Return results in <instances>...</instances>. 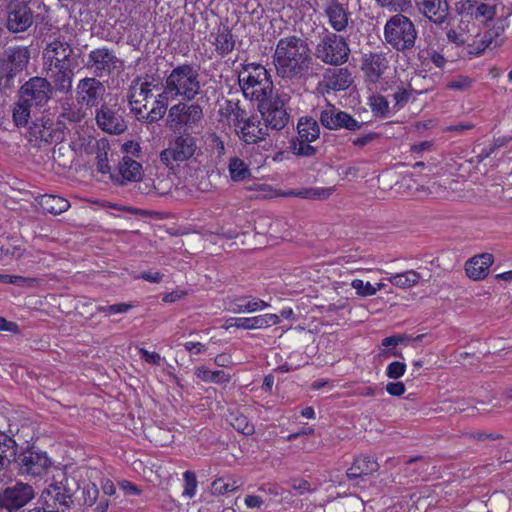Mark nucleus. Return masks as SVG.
Returning <instances> with one entry per match:
<instances>
[{
  "label": "nucleus",
  "mask_w": 512,
  "mask_h": 512,
  "mask_svg": "<svg viewBox=\"0 0 512 512\" xmlns=\"http://www.w3.org/2000/svg\"><path fill=\"white\" fill-rule=\"evenodd\" d=\"M277 75L289 84L306 78L312 64L308 43L301 37L292 35L281 38L273 56Z\"/></svg>",
  "instance_id": "1"
},
{
  "label": "nucleus",
  "mask_w": 512,
  "mask_h": 512,
  "mask_svg": "<svg viewBox=\"0 0 512 512\" xmlns=\"http://www.w3.org/2000/svg\"><path fill=\"white\" fill-rule=\"evenodd\" d=\"M199 76L198 70L190 64H181L173 68L163 83L158 114L167 112L170 101H193L201 92Z\"/></svg>",
  "instance_id": "2"
},
{
  "label": "nucleus",
  "mask_w": 512,
  "mask_h": 512,
  "mask_svg": "<svg viewBox=\"0 0 512 512\" xmlns=\"http://www.w3.org/2000/svg\"><path fill=\"white\" fill-rule=\"evenodd\" d=\"M154 82L155 79L151 76L137 77L132 81L128 91L131 112L137 120L148 124L159 121L166 114V112H161L159 115L157 112L161 100L160 93L154 99L152 108L147 111L149 99L153 96V88L157 86Z\"/></svg>",
  "instance_id": "3"
},
{
  "label": "nucleus",
  "mask_w": 512,
  "mask_h": 512,
  "mask_svg": "<svg viewBox=\"0 0 512 512\" xmlns=\"http://www.w3.org/2000/svg\"><path fill=\"white\" fill-rule=\"evenodd\" d=\"M417 29L413 21L403 13L391 16L384 26V39L399 52L410 50L415 46Z\"/></svg>",
  "instance_id": "4"
},
{
  "label": "nucleus",
  "mask_w": 512,
  "mask_h": 512,
  "mask_svg": "<svg viewBox=\"0 0 512 512\" xmlns=\"http://www.w3.org/2000/svg\"><path fill=\"white\" fill-rule=\"evenodd\" d=\"M350 48L346 40L335 33H328L321 38L315 48V56L323 63L339 66L347 62Z\"/></svg>",
  "instance_id": "5"
},
{
  "label": "nucleus",
  "mask_w": 512,
  "mask_h": 512,
  "mask_svg": "<svg viewBox=\"0 0 512 512\" xmlns=\"http://www.w3.org/2000/svg\"><path fill=\"white\" fill-rule=\"evenodd\" d=\"M197 138L190 133H181L169 142L160 153V159L166 166L181 163L191 159L198 151Z\"/></svg>",
  "instance_id": "6"
},
{
  "label": "nucleus",
  "mask_w": 512,
  "mask_h": 512,
  "mask_svg": "<svg viewBox=\"0 0 512 512\" xmlns=\"http://www.w3.org/2000/svg\"><path fill=\"white\" fill-rule=\"evenodd\" d=\"M203 109L197 103L178 102L168 109L167 125L172 129H193L203 119Z\"/></svg>",
  "instance_id": "7"
},
{
  "label": "nucleus",
  "mask_w": 512,
  "mask_h": 512,
  "mask_svg": "<svg viewBox=\"0 0 512 512\" xmlns=\"http://www.w3.org/2000/svg\"><path fill=\"white\" fill-rule=\"evenodd\" d=\"M290 100L287 93H277L274 98L258 105L265 127L273 130L283 129L289 122L290 115L286 104Z\"/></svg>",
  "instance_id": "8"
},
{
  "label": "nucleus",
  "mask_w": 512,
  "mask_h": 512,
  "mask_svg": "<svg viewBox=\"0 0 512 512\" xmlns=\"http://www.w3.org/2000/svg\"><path fill=\"white\" fill-rule=\"evenodd\" d=\"M86 67L93 71L94 77H109L123 68V61L114 50L107 47L96 48L88 54Z\"/></svg>",
  "instance_id": "9"
},
{
  "label": "nucleus",
  "mask_w": 512,
  "mask_h": 512,
  "mask_svg": "<svg viewBox=\"0 0 512 512\" xmlns=\"http://www.w3.org/2000/svg\"><path fill=\"white\" fill-rule=\"evenodd\" d=\"M316 116L321 125L329 130L346 129L349 131H358L364 125L363 122L356 120L349 113L340 110L330 103H327L325 106H318Z\"/></svg>",
  "instance_id": "10"
},
{
  "label": "nucleus",
  "mask_w": 512,
  "mask_h": 512,
  "mask_svg": "<svg viewBox=\"0 0 512 512\" xmlns=\"http://www.w3.org/2000/svg\"><path fill=\"white\" fill-rule=\"evenodd\" d=\"M106 92L104 84L96 77H85L78 81L75 99L81 107L92 109L98 107Z\"/></svg>",
  "instance_id": "11"
},
{
  "label": "nucleus",
  "mask_w": 512,
  "mask_h": 512,
  "mask_svg": "<svg viewBox=\"0 0 512 512\" xmlns=\"http://www.w3.org/2000/svg\"><path fill=\"white\" fill-rule=\"evenodd\" d=\"M21 475L42 476L51 467L52 461L46 452L29 448L21 452L16 459Z\"/></svg>",
  "instance_id": "12"
},
{
  "label": "nucleus",
  "mask_w": 512,
  "mask_h": 512,
  "mask_svg": "<svg viewBox=\"0 0 512 512\" xmlns=\"http://www.w3.org/2000/svg\"><path fill=\"white\" fill-rule=\"evenodd\" d=\"M34 22V12L30 2L11 0L7 5L6 27L12 33L28 30Z\"/></svg>",
  "instance_id": "13"
},
{
  "label": "nucleus",
  "mask_w": 512,
  "mask_h": 512,
  "mask_svg": "<svg viewBox=\"0 0 512 512\" xmlns=\"http://www.w3.org/2000/svg\"><path fill=\"white\" fill-rule=\"evenodd\" d=\"M35 497L34 488L27 483L17 482L0 493V507L14 512L24 507Z\"/></svg>",
  "instance_id": "14"
},
{
  "label": "nucleus",
  "mask_w": 512,
  "mask_h": 512,
  "mask_svg": "<svg viewBox=\"0 0 512 512\" xmlns=\"http://www.w3.org/2000/svg\"><path fill=\"white\" fill-rule=\"evenodd\" d=\"M53 88L48 79L33 77L20 89V97L32 106H43L48 103Z\"/></svg>",
  "instance_id": "15"
},
{
  "label": "nucleus",
  "mask_w": 512,
  "mask_h": 512,
  "mask_svg": "<svg viewBox=\"0 0 512 512\" xmlns=\"http://www.w3.org/2000/svg\"><path fill=\"white\" fill-rule=\"evenodd\" d=\"M122 114L121 108L117 105L102 104L96 110V123L106 133L119 135L127 129Z\"/></svg>",
  "instance_id": "16"
},
{
  "label": "nucleus",
  "mask_w": 512,
  "mask_h": 512,
  "mask_svg": "<svg viewBox=\"0 0 512 512\" xmlns=\"http://www.w3.org/2000/svg\"><path fill=\"white\" fill-rule=\"evenodd\" d=\"M353 82L350 71L347 68L328 69L323 74V79L317 85V91L321 94L330 91L347 89Z\"/></svg>",
  "instance_id": "17"
},
{
  "label": "nucleus",
  "mask_w": 512,
  "mask_h": 512,
  "mask_svg": "<svg viewBox=\"0 0 512 512\" xmlns=\"http://www.w3.org/2000/svg\"><path fill=\"white\" fill-rule=\"evenodd\" d=\"M457 10L463 17L473 18L488 27L489 22H495L496 7L474 0H464L457 4Z\"/></svg>",
  "instance_id": "18"
},
{
  "label": "nucleus",
  "mask_w": 512,
  "mask_h": 512,
  "mask_svg": "<svg viewBox=\"0 0 512 512\" xmlns=\"http://www.w3.org/2000/svg\"><path fill=\"white\" fill-rule=\"evenodd\" d=\"M73 53L74 50L70 43L59 38L55 39L44 49L45 66L72 65Z\"/></svg>",
  "instance_id": "19"
},
{
  "label": "nucleus",
  "mask_w": 512,
  "mask_h": 512,
  "mask_svg": "<svg viewBox=\"0 0 512 512\" xmlns=\"http://www.w3.org/2000/svg\"><path fill=\"white\" fill-rule=\"evenodd\" d=\"M11 63L2 64L0 67V90H6L12 87L14 70H22L28 63L29 55L26 49L18 48L13 50L9 56Z\"/></svg>",
  "instance_id": "20"
},
{
  "label": "nucleus",
  "mask_w": 512,
  "mask_h": 512,
  "mask_svg": "<svg viewBox=\"0 0 512 512\" xmlns=\"http://www.w3.org/2000/svg\"><path fill=\"white\" fill-rule=\"evenodd\" d=\"M53 91L67 94L72 90L74 78L73 65L45 66Z\"/></svg>",
  "instance_id": "21"
},
{
  "label": "nucleus",
  "mask_w": 512,
  "mask_h": 512,
  "mask_svg": "<svg viewBox=\"0 0 512 512\" xmlns=\"http://www.w3.org/2000/svg\"><path fill=\"white\" fill-rule=\"evenodd\" d=\"M323 11L335 31L341 32L348 27L350 13L346 4L338 0H324Z\"/></svg>",
  "instance_id": "22"
},
{
  "label": "nucleus",
  "mask_w": 512,
  "mask_h": 512,
  "mask_svg": "<svg viewBox=\"0 0 512 512\" xmlns=\"http://www.w3.org/2000/svg\"><path fill=\"white\" fill-rule=\"evenodd\" d=\"M505 27L502 20L493 22V25L483 33H478L473 37L472 46L475 47L476 54L483 52L486 48L497 47L502 44L501 38Z\"/></svg>",
  "instance_id": "23"
},
{
  "label": "nucleus",
  "mask_w": 512,
  "mask_h": 512,
  "mask_svg": "<svg viewBox=\"0 0 512 512\" xmlns=\"http://www.w3.org/2000/svg\"><path fill=\"white\" fill-rule=\"evenodd\" d=\"M73 490L65 485L62 481L59 483H51L41 495L47 508H54L57 504L64 508H68L72 503Z\"/></svg>",
  "instance_id": "24"
},
{
  "label": "nucleus",
  "mask_w": 512,
  "mask_h": 512,
  "mask_svg": "<svg viewBox=\"0 0 512 512\" xmlns=\"http://www.w3.org/2000/svg\"><path fill=\"white\" fill-rule=\"evenodd\" d=\"M280 323V317L277 314H263L248 318H229L226 321V328L237 327L247 330L264 329Z\"/></svg>",
  "instance_id": "25"
},
{
  "label": "nucleus",
  "mask_w": 512,
  "mask_h": 512,
  "mask_svg": "<svg viewBox=\"0 0 512 512\" xmlns=\"http://www.w3.org/2000/svg\"><path fill=\"white\" fill-rule=\"evenodd\" d=\"M141 176L142 165L128 156L123 157L119 162L117 171L110 174V178L120 185L138 181L141 179Z\"/></svg>",
  "instance_id": "26"
},
{
  "label": "nucleus",
  "mask_w": 512,
  "mask_h": 512,
  "mask_svg": "<svg viewBox=\"0 0 512 512\" xmlns=\"http://www.w3.org/2000/svg\"><path fill=\"white\" fill-rule=\"evenodd\" d=\"M267 128L260 126V122L255 118L239 120L236 124L238 136L248 144H254L264 140L268 136Z\"/></svg>",
  "instance_id": "27"
},
{
  "label": "nucleus",
  "mask_w": 512,
  "mask_h": 512,
  "mask_svg": "<svg viewBox=\"0 0 512 512\" xmlns=\"http://www.w3.org/2000/svg\"><path fill=\"white\" fill-rule=\"evenodd\" d=\"M420 12L431 22L442 25L449 16V4L447 0H421Z\"/></svg>",
  "instance_id": "28"
},
{
  "label": "nucleus",
  "mask_w": 512,
  "mask_h": 512,
  "mask_svg": "<svg viewBox=\"0 0 512 512\" xmlns=\"http://www.w3.org/2000/svg\"><path fill=\"white\" fill-rule=\"evenodd\" d=\"M389 61L383 53H369L362 58V70L373 83L377 82L388 68Z\"/></svg>",
  "instance_id": "29"
},
{
  "label": "nucleus",
  "mask_w": 512,
  "mask_h": 512,
  "mask_svg": "<svg viewBox=\"0 0 512 512\" xmlns=\"http://www.w3.org/2000/svg\"><path fill=\"white\" fill-rule=\"evenodd\" d=\"M209 42L214 45L216 52L225 56L231 53L235 47V40L230 28L226 25H219L209 35Z\"/></svg>",
  "instance_id": "30"
},
{
  "label": "nucleus",
  "mask_w": 512,
  "mask_h": 512,
  "mask_svg": "<svg viewBox=\"0 0 512 512\" xmlns=\"http://www.w3.org/2000/svg\"><path fill=\"white\" fill-rule=\"evenodd\" d=\"M494 257L490 253H483L472 257L465 263V271L469 278L480 280L489 273V268L493 264Z\"/></svg>",
  "instance_id": "31"
},
{
  "label": "nucleus",
  "mask_w": 512,
  "mask_h": 512,
  "mask_svg": "<svg viewBox=\"0 0 512 512\" xmlns=\"http://www.w3.org/2000/svg\"><path fill=\"white\" fill-rule=\"evenodd\" d=\"M268 76L270 75L264 66L260 64L249 63L245 65L239 72V85L241 89H244L245 86H252Z\"/></svg>",
  "instance_id": "32"
},
{
  "label": "nucleus",
  "mask_w": 512,
  "mask_h": 512,
  "mask_svg": "<svg viewBox=\"0 0 512 512\" xmlns=\"http://www.w3.org/2000/svg\"><path fill=\"white\" fill-rule=\"evenodd\" d=\"M379 470V464L370 456H360L355 459L347 471V477L351 480L370 475Z\"/></svg>",
  "instance_id": "33"
},
{
  "label": "nucleus",
  "mask_w": 512,
  "mask_h": 512,
  "mask_svg": "<svg viewBox=\"0 0 512 512\" xmlns=\"http://www.w3.org/2000/svg\"><path fill=\"white\" fill-rule=\"evenodd\" d=\"M272 89L273 83L270 79V76H268L252 86H245L242 91L246 98H249L250 100H256L259 102V104H261L266 102L267 98L272 93Z\"/></svg>",
  "instance_id": "34"
},
{
  "label": "nucleus",
  "mask_w": 512,
  "mask_h": 512,
  "mask_svg": "<svg viewBox=\"0 0 512 512\" xmlns=\"http://www.w3.org/2000/svg\"><path fill=\"white\" fill-rule=\"evenodd\" d=\"M244 484L241 477L224 475L215 479L211 484V493L216 496L226 495L239 489Z\"/></svg>",
  "instance_id": "35"
},
{
  "label": "nucleus",
  "mask_w": 512,
  "mask_h": 512,
  "mask_svg": "<svg viewBox=\"0 0 512 512\" xmlns=\"http://www.w3.org/2000/svg\"><path fill=\"white\" fill-rule=\"evenodd\" d=\"M269 307L263 300L250 297H239L231 302L230 310L233 313H253Z\"/></svg>",
  "instance_id": "36"
},
{
  "label": "nucleus",
  "mask_w": 512,
  "mask_h": 512,
  "mask_svg": "<svg viewBox=\"0 0 512 512\" xmlns=\"http://www.w3.org/2000/svg\"><path fill=\"white\" fill-rule=\"evenodd\" d=\"M298 137L304 141H316L320 136V127L318 121L312 117H302L297 125Z\"/></svg>",
  "instance_id": "37"
},
{
  "label": "nucleus",
  "mask_w": 512,
  "mask_h": 512,
  "mask_svg": "<svg viewBox=\"0 0 512 512\" xmlns=\"http://www.w3.org/2000/svg\"><path fill=\"white\" fill-rule=\"evenodd\" d=\"M17 444L14 439L0 433V470L6 469L16 457Z\"/></svg>",
  "instance_id": "38"
},
{
  "label": "nucleus",
  "mask_w": 512,
  "mask_h": 512,
  "mask_svg": "<svg viewBox=\"0 0 512 512\" xmlns=\"http://www.w3.org/2000/svg\"><path fill=\"white\" fill-rule=\"evenodd\" d=\"M39 204L45 212L55 215L65 212L70 206L68 200L56 195H43Z\"/></svg>",
  "instance_id": "39"
},
{
  "label": "nucleus",
  "mask_w": 512,
  "mask_h": 512,
  "mask_svg": "<svg viewBox=\"0 0 512 512\" xmlns=\"http://www.w3.org/2000/svg\"><path fill=\"white\" fill-rule=\"evenodd\" d=\"M422 276L419 272L408 270L403 273H396L387 280L394 286L402 289L411 288L419 283Z\"/></svg>",
  "instance_id": "40"
},
{
  "label": "nucleus",
  "mask_w": 512,
  "mask_h": 512,
  "mask_svg": "<svg viewBox=\"0 0 512 512\" xmlns=\"http://www.w3.org/2000/svg\"><path fill=\"white\" fill-rule=\"evenodd\" d=\"M194 374L197 378L207 383L224 384L231 380V376L224 371H212L205 366L196 367Z\"/></svg>",
  "instance_id": "41"
},
{
  "label": "nucleus",
  "mask_w": 512,
  "mask_h": 512,
  "mask_svg": "<svg viewBox=\"0 0 512 512\" xmlns=\"http://www.w3.org/2000/svg\"><path fill=\"white\" fill-rule=\"evenodd\" d=\"M228 171L232 181L240 182L251 176V171L244 160L238 157H232L229 160Z\"/></svg>",
  "instance_id": "42"
},
{
  "label": "nucleus",
  "mask_w": 512,
  "mask_h": 512,
  "mask_svg": "<svg viewBox=\"0 0 512 512\" xmlns=\"http://www.w3.org/2000/svg\"><path fill=\"white\" fill-rule=\"evenodd\" d=\"M30 105L20 97L13 109V120L17 126H26L30 118Z\"/></svg>",
  "instance_id": "43"
},
{
  "label": "nucleus",
  "mask_w": 512,
  "mask_h": 512,
  "mask_svg": "<svg viewBox=\"0 0 512 512\" xmlns=\"http://www.w3.org/2000/svg\"><path fill=\"white\" fill-rule=\"evenodd\" d=\"M229 421L234 429L244 435H252L255 431L254 425L242 414L231 413Z\"/></svg>",
  "instance_id": "44"
},
{
  "label": "nucleus",
  "mask_w": 512,
  "mask_h": 512,
  "mask_svg": "<svg viewBox=\"0 0 512 512\" xmlns=\"http://www.w3.org/2000/svg\"><path fill=\"white\" fill-rule=\"evenodd\" d=\"M311 141L296 139L291 143L292 152L301 157H314L318 151L317 147L312 146Z\"/></svg>",
  "instance_id": "45"
},
{
  "label": "nucleus",
  "mask_w": 512,
  "mask_h": 512,
  "mask_svg": "<svg viewBox=\"0 0 512 512\" xmlns=\"http://www.w3.org/2000/svg\"><path fill=\"white\" fill-rule=\"evenodd\" d=\"M376 3L391 12L404 13L412 7V0H375Z\"/></svg>",
  "instance_id": "46"
},
{
  "label": "nucleus",
  "mask_w": 512,
  "mask_h": 512,
  "mask_svg": "<svg viewBox=\"0 0 512 512\" xmlns=\"http://www.w3.org/2000/svg\"><path fill=\"white\" fill-rule=\"evenodd\" d=\"M412 94V90L404 87H397V89L391 94L393 99V111H399L402 109L409 101Z\"/></svg>",
  "instance_id": "47"
},
{
  "label": "nucleus",
  "mask_w": 512,
  "mask_h": 512,
  "mask_svg": "<svg viewBox=\"0 0 512 512\" xmlns=\"http://www.w3.org/2000/svg\"><path fill=\"white\" fill-rule=\"evenodd\" d=\"M371 110L375 116L388 117L390 115V107L388 100L381 95L371 98Z\"/></svg>",
  "instance_id": "48"
},
{
  "label": "nucleus",
  "mask_w": 512,
  "mask_h": 512,
  "mask_svg": "<svg viewBox=\"0 0 512 512\" xmlns=\"http://www.w3.org/2000/svg\"><path fill=\"white\" fill-rule=\"evenodd\" d=\"M31 129V134L36 137L37 139H40L45 142H52L54 141L57 132L52 130L50 127H47L44 123L39 124L35 123Z\"/></svg>",
  "instance_id": "49"
},
{
  "label": "nucleus",
  "mask_w": 512,
  "mask_h": 512,
  "mask_svg": "<svg viewBox=\"0 0 512 512\" xmlns=\"http://www.w3.org/2000/svg\"><path fill=\"white\" fill-rule=\"evenodd\" d=\"M133 308L132 304L129 303H117L109 306H97L96 310L100 313H104L105 316H111L114 314H124Z\"/></svg>",
  "instance_id": "50"
},
{
  "label": "nucleus",
  "mask_w": 512,
  "mask_h": 512,
  "mask_svg": "<svg viewBox=\"0 0 512 512\" xmlns=\"http://www.w3.org/2000/svg\"><path fill=\"white\" fill-rule=\"evenodd\" d=\"M185 485L183 490V496L192 498L196 493L197 479L196 475L192 471H186L183 474Z\"/></svg>",
  "instance_id": "51"
},
{
  "label": "nucleus",
  "mask_w": 512,
  "mask_h": 512,
  "mask_svg": "<svg viewBox=\"0 0 512 512\" xmlns=\"http://www.w3.org/2000/svg\"><path fill=\"white\" fill-rule=\"evenodd\" d=\"M473 80L467 76H457L447 83V88L455 91H466L471 88Z\"/></svg>",
  "instance_id": "52"
},
{
  "label": "nucleus",
  "mask_w": 512,
  "mask_h": 512,
  "mask_svg": "<svg viewBox=\"0 0 512 512\" xmlns=\"http://www.w3.org/2000/svg\"><path fill=\"white\" fill-rule=\"evenodd\" d=\"M82 496H83V502L85 505L92 506L98 496H99V490L96 484L94 483H88L83 487L82 490Z\"/></svg>",
  "instance_id": "53"
},
{
  "label": "nucleus",
  "mask_w": 512,
  "mask_h": 512,
  "mask_svg": "<svg viewBox=\"0 0 512 512\" xmlns=\"http://www.w3.org/2000/svg\"><path fill=\"white\" fill-rule=\"evenodd\" d=\"M0 282L14 284L17 286H32L35 279L16 275L0 274Z\"/></svg>",
  "instance_id": "54"
},
{
  "label": "nucleus",
  "mask_w": 512,
  "mask_h": 512,
  "mask_svg": "<svg viewBox=\"0 0 512 512\" xmlns=\"http://www.w3.org/2000/svg\"><path fill=\"white\" fill-rule=\"evenodd\" d=\"M207 142L211 150L216 153L218 157H221L225 154L224 141L216 133L208 134Z\"/></svg>",
  "instance_id": "55"
},
{
  "label": "nucleus",
  "mask_w": 512,
  "mask_h": 512,
  "mask_svg": "<svg viewBox=\"0 0 512 512\" xmlns=\"http://www.w3.org/2000/svg\"><path fill=\"white\" fill-rule=\"evenodd\" d=\"M351 286L356 290L357 294L362 297L375 295L374 286L369 282L364 283L360 279H355L352 281Z\"/></svg>",
  "instance_id": "56"
},
{
  "label": "nucleus",
  "mask_w": 512,
  "mask_h": 512,
  "mask_svg": "<svg viewBox=\"0 0 512 512\" xmlns=\"http://www.w3.org/2000/svg\"><path fill=\"white\" fill-rule=\"evenodd\" d=\"M97 171L102 174H111L108 153L105 150H99L95 158Z\"/></svg>",
  "instance_id": "57"
},
{
  "label": "nucleus",
  "mask_w": 512,
  "mask_h": 512,
  "mask_svg": "<svg viewBox=\"0 0 512 512\" xmlns=\"http://www.w3.org/2000/svg\"><path fill=\"white\" fill-rule=\"evenodd\" d=\"M406 371V365L403 362L394 361L387 367L386 374L389 378L398 379L404 375Z\"/></svg>",
  "instance_id": "58"
},
{
  "label": "nucleus",
  "mask_w": 512,
  "mask_h": 512,
  "mask_svg": "<svg viewBox=\"0 0 512 512\" xmlns=\"http://www.w3.org/2000/svg\"><path fill=\"white\" fill-rule=\"evenodd\" d=\"M470 35L464 32H458L455 29H450L447 32V39L456 45H463L469 41Z\"/></svg>",
  "instance_id": "59"
},
{
  "label": "nucleus",
  "mask_w": 512,
  "mask_h": 512,
  "mask_svg": "<svg viewBox=\"0 0 512 512\" xmlns=\"http://www.w3.org/2000/svg\"><path fill=\"white\" fill-rule=\"evenodd\" d=\"M138 352L145 362L152 365H160L162 357L159 353L149 352L145 348H139Z\"/></svg>",
  "instance_id": "60"
},
{
  "label": "nucleus",
  "mask_w": 512,
  "mask_h": 512,
  "mask_svg": "<svg viewBox=\"0 0 512 512\" xmlns=\"http://www.w3.org/2000/svg\"><path fill=\"white\" fill-rule=\"evenodd\" d=\"M333 191L332 187H311V199H327L332 195Z\"/></svg>",
  "instance_id": "61"
},
{
  "label": "nucleus",
  "mask_w": 512,
  "mask_h": 512,
  "mask_svg": "<svg viewBox=\"0 0 512 512\" xmlns=\"http://www.w3.org/2000/svg\"><path fill=\"white\" fill-rule=\"evenodd\" d=\"M378 137H379V135L377 133L371 132L365 136H361V137H357V138L353 139L352 144L354 146L362 148V147L370 144L371 142H373Z\"/></svg>",
  "instance_id": "62"
},
{
  "label": "nucleus",
  "mask_w": 512,
  "mask_h": 512,
  "mask_svg": "<svg viewBox=\"0 0 512 512\" xmlns=\"http://www.w3.org/2000/svg\"><path fill=\"white\" fill-rule=\"evenodd\" d=\"M386 391L392 396H401L405 393L406 388L402 382H390L386 385Z\"/></svg>",
  "instance_id": "63"
},
{
  "label": "nucleus",
  "mask_w": 512,
  "mask_h": 512,
  "mask_svg": "<svg viewBox=\"0 0 512 512\" xmlns=\"http://www.w3.org/2000/svg\"><path fill=\"white\" fill-rule=\"evenodd\" d=\"M291 487L298 491L300 494L311 491V485L307 480L304 479H294L291 482Z\"/></svg>",
  "instance_id": "64"
}]
</instances>
